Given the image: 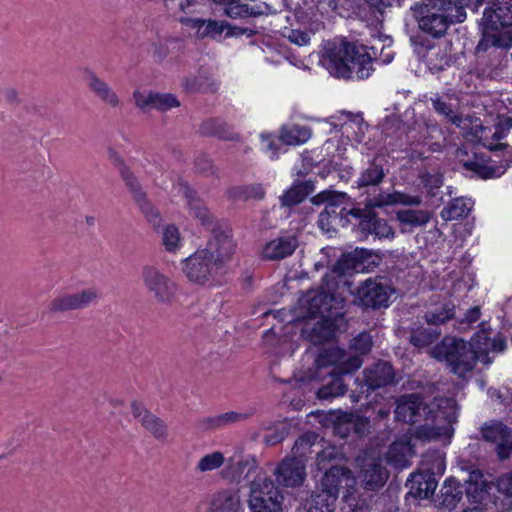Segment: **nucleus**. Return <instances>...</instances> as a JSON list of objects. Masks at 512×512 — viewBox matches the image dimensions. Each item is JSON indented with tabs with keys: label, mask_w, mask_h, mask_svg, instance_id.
<instances>
[{
	"label": "nucleus",
	"mask_w": 512,
	"mask_h": 512,
	"mask_svg": "<svg viewBox=\"0 0 512 512\" xmlns=\"http://www.w3.org/2000/svg\"><path fill=\"white\" fill-rule=\"evenodd\" d=\"M394 414L398 422L417 425V439L450 438L457 419V403L453 398L441 397L427 404L419 394H405L397 398Z\"/></svg>",
	"instance_id": "nucleus-1"
},
{
	"label": "nucleus",
	"mask_w": 512,
	"mask_h": 512,
	"mask_svg": "<svg viewBox=\"0 0 512 512\" xmlns=\"http://www.w3.org/2000/svg\"><path fill=\"white\" fill-rule=\"evenodd\" d=\"M369 50L366 46L347 41L327 42L321 62L334 77L366 79L373 72V61L388 64L393 59L391 52L384 54V44L381 46L379 57L377 45H372Z\"/></svg>",
	"instance_id": "nucleus-2"
},
{
	"label": "nucleus",
	"mask_w": 512,
	"mask_h": 512,
	"mask_svg": "<svg viewBox=\"0 0 512 512\" xmlns=\"http://www.w3.org/2000/svg\"><path fill=\"white\" fill-rule=\"evenodd\" d=\"M431 356L445 362L451 373L464 380L471 378L477 364L471 345L456 337H444L431 349Z\"/></svg>",
	"instance_id": "nucleus-3"
},
{
	"label": "nucleus",
	"mask_w": 512,
	"mask_h": 512,
	"mask_svg": "<svg viewBox=\"0 0 512 512\" xmlns=\"http://www.w3.org/2000/svg\"><path fill=\"white\" fill-rule=\"evenodd\" d=\"M283 495L265 473L250 483L248 505L251 512H282Z\"/></svg>",
	"instance_id": "nucleus-4"
},
{
	"label": "nucleus",
	"mask_w": 512,
	"mask_h": 512,
	"mask_svg": "<svg viewBox=\"0 0 512 512\" xmlns=\"http://www.w3.org/2000/svg\"><path fill=\"white\" fill-rule=\"evenodd\" d=\"M141 280L156 303L170 305L178 292L176 282L154 265H145L141 269Z\"/></svg>",
	"instance_id": "nucleus-5"
},
{
	"label": "nucleus",
	"mask_w": 512,
	"mask_h": 512,
	"mask_svg": "<svg viewBox=\"0 0 512 512\" xmlns=\"http://www.w3.org/2000/svg\"><path fill=\"white\" fill-rule=\"evenodd\" d=\"M461 16L442 10L430 0L419 8L416 15L419 28L434 38L443 36L451 24L460 23Z\"/></svg>",
	"instance_id": "nucleus-6"
},
{
	"label": "nucleus",
	"mask_w": 512,
	"mask_h": 512,
	"mask_svg": "<svg viewBox=\"0 0 512 512\" xmlns=\"http://www.w3.org/2000/svg\"><path fill=\"white\" fill-rule=\"evenodd\" d=\"M393 292L386 278L371 277L361 282L357 288L356 300L365 308H386L389 306V299Z\"/></svg>",
	"instance_id": "nucleus-7"
},
{
	"label": "nucleus",
	"mask_w": 512,
	"mask_h": 512,
	"mask_svg": "<svg viewBox=\"0 0 512 512\" xmlns=\"http://www.w3.org/2000/svg\"><path fill=\"white\" fill-rule=\"evenodd\" d=\"M222 270L223 267L202 249L185 259L183 266V272L188 280L200 285L213 280Z\"/></svg>",
	"instance_id": "nucleus-8"
},
{
	"label": "nucleus",
	"mask_w": 512,
	"mask_h": 512,
	"mask_svg": "<svg viewBox=\"0 0 512 512\" xmlns=\"http://www.w3.org/2000/svg\"><path fill=\"white\" fill-rule=\"evenodd\" d=\"M362 365L359 356H347L346 352L338 347H328L320 351L316 358L318 369L332 366L330 372L349 374L358 370Z\"/></svg>",
	"instance_id": "nucleus-9"
},
{
	"label": "nucleus",
	"mask_w": 512,
	"mask_h": 512,
	"mask_svg": "<svg viewBox=\"0 0 512 512\" xmlns=\"http://www.w3.org/2000/svg\"><path fill=\"white\" fill-rule=\"evenodd\" d=\"M98 297V291L94 287L86 288L75 293L60 294L50 301L48 312L55 314L84 309L96 302Z\"/></svg>",
	"instance_id": "nucleus-10"
},
{
	"label": "nucleus",
	"mask_w": 512,
	"mask_h": 512,
	"mask_svg": "<svg viewBox=\"0 0 512 512\" xmlns=\"http://www.w3.org/2000/svg\"><path fill=\"white\" fill-rule=\"evenodd\" d=\"M491 335L492 330L489 327L486 328L485 323H481V329L474 334L471 342H468L477 356V361L484 365H490L493 362L490 353L502 352L506 348L505 340L502 337H492Z\"/></svg>",
	"instance_id": "nucleus-11"
},
{
	"label": "nucleus",
	"mask_w": 512,
	"mask_h": 512,
	"mask_svg": "<svg viewBox=\"0 0 512 512\" xmlns=\"http://www.w3.org/2000/svg\"><path fill=\"white\" fill-rule=\"evenodd\" d=\"M203 250L224 268L226 263L231 260L235 250L231 231L221 227H213L211 237Z\"/></svg>",
	"instance_id": "nucleus-12"
},
{
	"label": "nucleus",
	"mask_w": 512,
	"mask_h": 512,
	"mask_svg": "<svg viewBox=\"0 0 512 512\" xmlns=\"http://www.w3.org/2000/svg\"><path fill=\"white\" fill-rule=\"evenodd\" d=\"M359 219L358 229L363 237L374 235L377 238H392L394 231L386 220L377 217L370 210H363L360 208H352L347 212Z\"/></svg>",
	"instance_id": "nucleus-13"
},
{
	"label": "nucleus",
	"mask_w": 512,
	"mask_h": 512,
	"mask_svg": "<svg viewBox=\"0 0 512 512\" xmlns=\"http://www.w3.org/2000/svg\"><path fill=\"white\" fill-rule=\"evenodd\" d=\"M485 441L495 445V451L501 460H507L512 454V431L501 422L493 421L481 429Z\"/></svg>",
	"instance_id": "nucleus-14"
},
{
	"label": "nucleus",
	"mask_w": 512,
	"mask_h": 512,
	"mask_svg": "<svg viewBox=\"0 0 512 512\" xmlns=\"http://www.w3.org/2000/svg\"><path fill=\"white\" fill-rule=\"evenodd\" d=\"M253 414V410L247 412L227 411L221 414L199 417L196 419L194 426L199 432H212L244 422Z\"/></svg>",
	"instance_id": "nucleus-15"
},
{
	"label": "nucleus",
	"mask_w": 512,
	"mask_h": 512,
	"mask_svg": "<svg viewBox=\"0 0 512 512\" xmlns=\"http://www.w3.org/2000/svg\"><path fill=\"white\" fill-rule=\"evenodd\" d=\"M277 481L286 487H296L303 483L305 463L297 457L284 459L275 470Z\"/></svg>",
	"instance_id": "nucleus-16"
},
{
	"label": "nucleus",
	"mask_w": 512,
	"mask_h": 512,
	"mask_svg": "<svg viewBox=\"0 0 512 512\" xmlns=\"http://www.w3.org/2000/svg\"><path fill=\"white\" fill-rule=\"evenodd\" d=\"M131 411L133 416L155 439L162 442L167 440L168 428L161 418L151 413L138 402L131 404Z\"/></svg>",
	"instance_id": "nucleus-17"
},
{
	"label": "nucleus",
	"mask_w": 512,
	"mask_h": 512,
	"mask_svg": "<svg viewBox=\"0 0 512 512\" xmlns=\"http://www.w3.org/2000/svg\"><path fill=\"white\" fill-rule=\"evenodd\" d=\"M359 478L366 490L376 491L387 481L388 471L381 460L364 459L361 463Z\"/></svg>",
	"instance_id": "nucleus-18"
},
{
	"label": "nucleus",
	"mask_w": 512,
	"mask_h": 512,
	"mask_svg": "<svg viewBox=\"0 0 512 512\" xmlns=\"http://www.w3.org/2000/svg\"><path fill=\"white\" fill-rule=\"evenodd\" d=\"M484 30L499 32L500 28L512 25V4L509 2L494 3L483 13Z\"/></svg>",
	"instance_id": "nucleus-19"
},
{
	"label": "nucleus",
	"mask_w": 512,
	"mask_h": 512,
	"mask_svg": "<svg viewBox=\"0 0 512 512\" xmlns=\"http://www.w3.org/2000/svg\"><path fill=\"white\" fill-rule=\"evenodd\" d=\"M354 485L355 478L349 469L341 466H332L325 472L320 486L327 491L334 492L336 497H338L340 489H344L345 492L348 489H354Z\"/></svg>",
	"instance_id": "nucleus-20"
},
{
	"label": "nucleus",
	"mask_w": 512,
	"mask_h": 512,
	"mask_svg": "<svg viewBox=\"0 0 512 512\" xmlns=\"http://www.w3.org/2000/svg\"><path fill=\"white\" fill-rule=\"evenodd\" d=\"M458 157L463 167L471 171L475 176L482 179H491L500 177L504 173L501 166L494 165L490 160L486 159L483 155L474 154L472 158L462 159L461 156L467 155L466 152L459 150Z\"/></svg>",
	"instance_id": "nucleus-21"
},
{
	"label": "nucleus",
	"mask_w": 512,
	"mask_h": 512,
	"mask_svg": "<svg viewBox=\"0 0 512 512\" xmlns=\"http://www.w3.org/2000/svg\"><path fill=\"white\" fill-rule=\"evenodd\" d=\"M85 81L90 91L104 104L111 108L121 106V100L114 89L95 72L85 71Z\"/></svg>",
	"instance_id": "nucleus-22"
},
{
	"label": "nucleus",
	"mask_w": 512,
	"mask_h": 512,
	"mask_svg": "<svg viewBox=\"0 0 512 512\" xmlns=\"http://www.w3.org/2000/svg\"><path fill=\"white\" fill-rule=\"evenodd\" d=\"M364 382L368 390H375L391 384L394 380V370L390 363L379 361L363 372Z\"/></svg>",
	"instance_id": "nucleus-23"
},
{
	"label": "nucleus",
	"mask_w": 512,
	"mask_h": 512,
	"mask_svg": "<svg viewBox=\"0 0 512 512\" xmlns=\"http://www.w3.org/2000/svg\"><path fill=\"white\" fill-rule=\"evenodd\" d=\"M385 159L377 155L367 166L364 167L356 181L358 188H368L379 186L387 175L388 170L384 167Z\"/></svg>",
	"instance_id": "nucleus-24"
},
{
	"label": "nucleus",
	"mask_w": 512,
	"mask_h": 512,
	"mask_svg": "<svg viewBox=\"0 0 512 512\" xmlns=\"http://www.w3.org/2000/svg\"><path fill=\"white\" fill-rule=\"evenodd\" d=\"M398 204L420 206L422 204V198L420 196L409 195L398 191L391 193L380 191L378 194L367 200L366 206L370 208H382Z\"/></svg>",
	"instance_id": "nucleus-25"
},
{
	"label": "nucleus",
	"mask_w": 512,
	"mask_h": 512,
	"mask_svg": "<svg viewBox=\"0 0 512 512\" xmlns=\"http://www.w3.org/2000/svg\"><path fill=\"white\" fill-rule=\"evenodd\" d=\"M346 199L345 193H338L335 191H322L311 198V202L315 205L326 204L324 210L319 215L320 223H323L324 219L338 218L343 215L345 208H342L339 212L337 211L338 206Z\"/></svg>",
	"instance_id": "nucleus-26"
},
{
	"label": "nucleus",
	"mask_w": 512,
	"mask_h": 512,
	"mask_svg": "<svg viewBox=\"0 0 512 512\" xmlns=\"http://www.w3.org/2000/svg\"><path fill=\"white\" fill-rule=\"evenodd\" d=\"M406 486L409 494L414 498L427 499L432 496L437 488V481L430 473H412L407 479Z\"/></svg>",
	"instance_id": "nucleus-27"
},
{
	"label": "nucleus",
	"mask_w": 512,
	"mask_h": 512,
	"mask_svg": "<svg viewBox=\"0 0 512 512\" xmlns=\"http://www.w3.org/2000/svg\"><path fill=\"white\" fill-rule=\"evenodd\" d=\"M177 188L186 198L191 215L198 218L203 226L207 228L212 227L213 217L203 202L196 196L195 191H193L187 183L183 182H180Z\"/></svg>",
	"instance_id": "nucleus-28"
},
{
	"label": "nucleus",
	"mask_w": 512,
	"mask_h": 512,
	"mask_svg": "<svg viewBox=\"0 0 512 512\" xmlns=\"http://www.w3.org/2000/svg\"><path fill=\"white\" fill-rule=\"evenodd\" d=\"M298 247L295 236L279 237L267 243L262 254L268 260H280L290 256Z\"/></svg>",
	"instance_id": "nucleus-29"
},
{
	"label": "nucleus",
	"mask_w": 512,
	"mask_h": 512,
	"mask_svg": "<svg viewBox=\"0 0 512 512\" xmlns=\"http://www.w3.org/2000/svg\"><path fill=\"white\" fill-rule=\"evenodd\" d=\"M432 213L423 209H402L396 212L402 232H412L430 222Z\"/></svg>",
	"instance_id": "nucleus-30"
},
{
	"label": "nucleus",
	"mask_w": 512,
	"mask_h": 512,
	"mask_svg": "<svg viewBox=\"0 0 512 512\" xmlns=\"http://www.w3.org/2000/svg\"><path fill=\"white\" fill-rule=\"evenodd\" d=\"M324 29V23L319 19H310L305 23V28H286L283 32V36L286 37L291 43L298 46L309 45L311 35H314L318 31Z\"/></svg>",
	"instance_id": "nucleus-31"
},
{
	"label": "nucleus",
	"mask_w": 512,
	"mask_h": 512,
	"mask_svg": "<svg viewBox=\"0 0 512 512\" xmlns=\"http://www.w3.org/2000/svg\"><path fill=\"white\" fill-rule=\"evenodd\" d=\"M464 120H466V125L461 129L466 130L470 127V131L467 132L466 135L471 136V140L481 143L482 146L489 150H498L503 146L502 144H495L490 141L491 128L483 126L479 118H472L468 116L465 117Z\"/></svg>",
	"instance_id": "nucleus-32"
},
{
	"label": "nucleus",
	"mask_w": 512,
	"mask_h": 512,
	"mask_svg": "<svg viewBox=\"0 0 512 512\" xmlns=\"http://www.w3.org/2000/svg\"><path fill=\"white\" fill-rule=\"evenodd\" d=\"M199 132L203 136H214L221 140L236 141L239 136L234 133L226 122L219 118H210L200 124Z\"/></svg>",
	"instance_id": "nucleus-33"
},
{
	"label": "nucleus",
	"mask_w": 512,
	"mask_h": 512,
	"mask_svg": "<svg viewBox=\"0 0 512 512\" xmlns=\"http://www.w3.org/2000/svg\"><path fill=\"white\" fill-rule=\"evenodd\" d=\"M336 331L334 320L323 317L313 324L311 328H306L304 333L307 339L314 344H321L331 340Z\"/></svg>",
	"instance_id": "nucleus-34"
},
{
	"label": "nucleus",
	"mask_w": 512,
	"mask_h": 512,
	"mask_svg": "<svg viewBox=\"0 0 512 512\" xmlns=\"http://www.w3.org/2000/svg\"><path fill=\"white\" fill-rule=\"evenodd\" d=\"M337 499L334 492L327 491L320 486L311 495L308 512H334Z\"/></svg>",
	"instance_id": "nucleus-35"
},
{
	"label": "nucleus",
	"mask_w": 512,
	"mask_h": 512,
	"mask_svg": "<svg viewBox=\"0 0 512 512\" xmlns=\"http://www.w3.org/2000/svg\"><path fill=\"white\" fill-rule=\"evenodd\" d=\"M512 46V33L507 32H494L485 30L482 39L479 41L476 51L485 52L490 47L509 48Z\"/></svg>",
	"instance_id": "nucleus-36"
},
{
	"label": "nucleus",
	"mask_w": 512,
	"mask_h": 512,
	"mask_svg": "<svg viewBox=\"0 0 512 512\" xmlns=\"http://www.w3.org/2000/svg\"><path fill=\"white\" fill-rule=\"evenodd\" d=\"M213 512H243L240 497L233 491H221L212 500Z\"/></svg>",
	"instance_id": "nucleus-37"
},
{
	"label": "nucleus",
	"mask_w": 512,
	"mask_h": 512,
	"mask_svg": "<svg viewBox=\"0 0 512 512\" xmlns=\"http://www.w3.org/2000/svg\"><path fill=\"white\" fill-rule=\"evenodd\" d=\"M473 207L469 198H455L450 201L441 211L440 215L444 221H453L466 217Z\"/></svg>",
	"instance_id": "nucleus-38"
},
{
	"label": "nucleus",
	"mask_w": 512,
	"mask_h": 512,
	"mask_svg": "<svg viewBox=\"0 0 512 512\" xmlns=\"http://www.w3.org/2000/svg\"><path fill=\"white\" fill-rule=\"evenodd\" d=\"M455 313V304L447 302L427 310L424 314V320L429 326L439 328L440 325L445 324L448 320L454 318Z\"/></svg>",
	"instance_id": "nucleus-39"
},
{
	"label": "nucleus",
	"mask_w": 512,
	"mask_h": 512,
	"mask_svg": "<svg viewBox=\"0 0 512 512\" xmlns=\"http://www.w3.org/2000/svg\"><path fill=\"white\" fill-rule=\"evenodd\" d=\"M440 493V505L447 509H454L463 496L461 484L455 478L446 479Z\"/></svg>",
	"instance_id": "nucleus-40"
},
{
	"label": "nucleus",
	"mask_w": 512,
	"mask_h": 512,
	"mask_svg": "<svg viewBox=\"0 0 512 512\" xmlns=\"http://www.w3.org/2000/svg\"><path fill=\"white\" fill-rule=\"evenodd\" d=\"M430 101L436 113L444 116L448 122L456 127L464 128L466 120H464V117L460 113L453 110L451 104L445 102L439 95L431 97Z\"/></svg>",
	"instance_id": "nucleus-41"
},
{
	"label": "nucleus",
	"mask_w": 512,
	"mask_h": 512,
	"mask_svg": "<svg viewBox=\"0 0 512 512\" xmlns=\"http://www.w3.org/2000/svg\"><path fill=\"white\" fill-rule=\"evenodd\" d=\"M425 61L429 70L432 73L443 71L446 67L450 66V56L440 46L432 45L427 49L424 55Z\"/></svg>",
	"instance_id": "nucleus-42"
},
{
	"label": "nucleus",
	"mask_w": 512,
	"mask_h": 512,
	"mask_svg": "<svg viewBox=\"0 0 512 512\" xmlns=\"http://www.w3.org/2000/svg\"><path fill=\"white\" fill-rule=\"evenodd\" d=\"M411 448L405 442H394L389 446L386 454L388 463L392 464L396 468H406L410 465Z\"/></svg>",
	"instance_id": "nucleus-43"
},
{
	"label": "nucleus",
	"mask_w": 512,
	"mask_h": 512,
	"mask_svg": "<svg viewBox=\"0 0 512 512\" xmlns=\"http://www.w3.org/2000/svg\"><path fill=\"white\" fill-rule=\"evenodd\" d=\"M328 374L331 379L318 390V398L331 399L344 395L347 390V386L341 377L343 374H337L334 372H328Z\"/></svg>",
	"instance_id": "nucleus-44"
},
{
	"label": "nucleus",
	"mask_w": 512,
	"mask_h": 512,
	"mask_svg": "<svg viewBox=\"0 0 512 512\" xmlns=\"http://www.w3.org/2000/svg\"><path fill=\"white\" fill-rule=\"evenodd\" d=\"M311 134V129L307 126L292 125L282 128L280 138L287 145H300L307 142Z\"/></svg>",
	"instance_id": "nucleus-45"
},
{
	"label": "nucleus",
	"mask_w": 512,
	"mask_h": 512,
	"mask_svg": "<svg viewBox=\"0 0 512 512\" xmlns=\"http://www.w3.org/2000/svg\"><path fill=\"white\" fill-rule=\"evenodd\" d=\"M312 184L308 181L295 183L281 196V203L284 206H294L301 203L312 191Z\"/></svg>",
	"instance_id": "nucleus-46"
},
{
	"label": "nucleus",
	"mask_w": 512,
	"mask_h": 512,
	"mask_svg": "<svg viewBox=\"0 0 512 512\" xmlns=\"http://www.w3.org/2000/svg\"><path fill=\"white\" fill-rule=\"evenodd\" d=\"M442 334V331L440 328L436 327H419L416 330L412 331L410 335V342L418 348H423L431 345L433 342H435L440 335Z\"/></svg>",
	"instance_id": "nucleus-47"
},
{
	"label": "nucleus",
	"mask_w": 512,
	"mask_h": 512,
	"mask_svg": "<svg viewBox=\"0 0 512 512\" xmlns=\"http://www.w3.org/2000/svg\"><path fill=\"white\" fill-rule=\"evenodd\" d=\"M161 242L167 252L176 253L182 247L183 239L179 229L169 224L162 230Z\"/></svg>",
	"instance_id": "nucleus-48"
},
{
	"label": "nucleus",
	"mask_w": 512,
	"mask_h": 512,
	"mask_svg": "<svg viewBox=\"0 0 512 512\" xmlns=\"http://www.w3.org/2000/svg\"><path fill=\"white\" fill-rule=\"evenodd\" d=\"M229 194L236 200H261L265 196V191L261 184H251L233 187Z\"/></svg>",
	"instance_id": "nucleus-49"
},
{
	"label": "nucleus",
	"mask_w": 512,
	"mask_h": 512,
	"mask_svg": "<svg viewBox=\"0 0 512 512\" xmlns=\"http://www.w3.org/2000/svg\"><path fill=\"white\" fill-rule=\"evenodd\" d=\"M364 251L343 254L337 261L334 271L340 275H345L349 271H358L361 268L360 258H363Z\"/></svg>",
	"instance_id": "nucleus-50"
},
{
	"label": "nucleus",
	"mask_w": 512,
	"mask_h": 512,
	"mask_svg": "<svg viewBox=\"0 0 512 512\" xmlns=\"http://www.w3.org/2000/svg\"><path fill=\"white\" fill-rule=\"evenodd\" d=\"M224 13L232 19H243L261 14L260 11L249 7L248 4L235 0L226 3Z\"/></svg>",
	"instance_id": "nucleus-51"
},
{
	"label": "nucleus",
	"mask_w": 512,
	"mask_h": 512,
	"mask_svg": "<svg viewBox=\"0 0 512 512\" xmlns=\"http://www.w3.org/2000/svg\"><path fill=\"white\" fill-rule=\"evenodd\" d=\"M225 458L222 452L214 451L206 454L199 459L195 466V471L205 473L218 469L224 464Z\"/></svg>",
	"instance_id": "nucleus-52"
},
{
	"label": "nucleus",
	"mask_w": 512,
	"mask_h": 512,
	"mask_svg": "<svg viewBox=\"0 0 512 512\" xmlns=\"http://www.w3.org/2000/svg\"><path fill=\"white\" fill-rule=\"evenodd\" d=\"M345 512H368L369 505L363 498L357 497L353 489H348L343 493Z\"/></svg>",
	"instance_id": "nucleus-53"
},
{
	"label": "nucleus",
	"mask_w": 512,
	"mask_h": 512,
	"mask_svg": "<svg viewBox=\"0 0 512 512\" xmlns=\"http://www.w3.org/2000/svg\"><path fill=\"white\" fill-rule=\"evenodd\" d=\"M120 175L125 182L126 187L130 190L133 199L141 200L142 197L146 196V193L143 191L140 183L134 174L130 171V169L126 165H122L120 168Z\"/></svg>",
	"instance_id": "nucleus-54"
},
{
	"label": "nucleus",
	"mask_w": 512,
	"mask_h": 512,
	"mask_svg": "<svg viewBox=\"0 0 512 512\" xmlns=\"http://www.w3.org/2000/svg\"><path fill=\"white\" fill-rule=\"evenodd\" d=\"M120 175L125 182L126 187L130 190L133 199L141 200L142 197L146 196V193L143 191L140 183L134 174L130 171V169L126 165H122L120 168Z\"/></svg>",
	"instance_id": "nucleus-55"
},
{
	"label": "nucleus",
	"mask_w": 512,
	"mask_h": 512,
	"mask_svg": "<svg viewBox=\"0 0 512 512\" xmlns=\"http://www.w3.org/2000/svg\"><path fill=\"white\" fill-rule=\"evenodd\" d=\"M318 436L314 433H307L300 436L293 447V452L298 456V459H302L308 454L314 452L312 447L315 445Z\"/></svg>",
	"instance_id": "nucleus-56"
},
{
	"label": "nucleus",
	"mask_w": 512,
	"mask_h": 512,
	"mask_svg": "<svg viewBox=\"0 0 512 512\" xmlns=\"http://www.w3.org/2000/svg\"><path fill=\"white\" fill-rule=\"evenodd\" d=\"M512 128V117L501 116L498 118L497 123L493 127V131L490 133V141L495 144L504 139Z\"/></svg>",
	"instance_id": "nucleus-57"
},
{
	"label": "nucleus",
	"mask_w": 512,
	"mask_h": 512,
	"mask_svg": "<svg viewBox=\"0 0 512 512\" xmlns=\"http://www.w3.org/2000/svg\"><path fill=\"white\" fill-rule=\"evenodd\" d=\"M333 299L334 297L332 294L321 291L318 295L311 299L310 309L314 313L323 315L325 312H328L332 308L331 302Z\"/></svg>",
	"instance_id": "nucleus-58"
},
{
	"label": "nucleus",
	"mask_w": 512,
	"mask_h": 512,
	"mask_svg": "<svg viewBox=\"0 0 512 512\" xmlns=\"http://www.w3.org/2000/svg\"><path fill=\"white\" fill-rule=\"evenodd\" d=\"M135 202L139 206L141 212L144 214L148 222H150L154 228H157L161 222V217L153 204L147 199L146 196L142 197L141 200H136Z\"/></svg>",
	"instance_id": "nucleus-59"
},
{
	"label": "nucleus",
	"mask_w": 512,
	"mask_h": 512,
	"mask_svg": "<svg viewBox=\"0 0 512 512\" xmlns=\"http://www.w3.org/2000/svg\"><path fill=\"white\" fill-rule=\"evenodd\" d=\"M179 106H180V101L173 94L155 93L153 108H155L161 112H166L172 108H177Z\"/></svg>",
	"instance_id": "nucleus-60"
},
{
	"label": "nucleus",
	"mask_w": 512,
	"mask_h": 512,
	"mask_svg": "<svg viewBox=\"0 0 512 512\" xmlns=\"http://www.w3.org/2000/svg\"><path fill=\"white\" fill-rule=\"evenodd\" d=\"M491 485L494 486L499 493L507 497H512V470L496 477L491 482Z\"/></svg>",
	"instance_id": "nucleus-61"
},
{
	"label": "nucleus",
	"mask_w": 512,
	"mask_h": 512,
	"mask_svg": "<svg viewBox=\"0 0 512 512\" xmlns=\"http://www.w3.org/2000/svg\"><path fill=\"white\" fill-rule=\"evenodd\" d=\"M372 347V338L368 333H360L355 337L350 345V348L356 353L355 356L367 354Z\"/></svg>",
	"instance_id": "nucleus-62"
},
{
	"label": "nucleus",
	"mask_w": 512,
	"mask_h": 512,
	"mask_svg": "<svg viewBox=\"0 0 512 512\" xmlns=\"http://www.w3.org/2000/svg\"><path fill=\"white\" fill-rule=\"evenodd\" d=\"M195 169L204 176H217L218 169L212 160L205 154H199L195 158Z\"/></svg>",
	"instance_id": "nucleus-63"
},
{
	"label": "nucleus",
	"mask_w": 512,
	"mask_h": 512,
	"mask_svg": "<svg viewBox=\"0 0 512 512\" xmlns=\"http://www.w3.org/2000/svg\"><path fill=\"white\" fill-rule=\"evenodd\" d=\"M381 128L386 137H395L403 130V124L398 116L390 115L384 119Z\"/></svg>",
	"instance_id": "nucleus-64"
}]
</instances>
